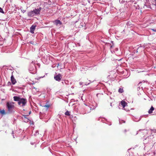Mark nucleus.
Instances as JSON below:
<instances>
[{
	"mask_svg": "<svg viewBox=\"0 0 156 156\" xmlns=\"http://www.w3.org/2000/svg\"><path fill=\"white\" fill-rule=\"evenodd\" d=\"M14 100L18 101V104L22 106H25L27 103V100L26 99L20 98L19 96H15L13 98Z\"/></svg>",
	"mask_w": 156,
	"mask_h": 156,
	"instance_id": "f257e3e1",
	"label": "nucleus"
},
{
	"mask_svg": "<svg viewBox=\"0 0 156 156\" xmlns=\"http://www.w3.org/2000/svg\"><path fill=\"white\" fill-rule=\"evenodd\" d=\"M41 10V8L34 9L33 11H31L28 13L27 15L29 17H33L34 16L37 15L40 13Z\"/></svg>",
	"mask_w": 156,
	"mask_h": 156,
	"instance_id": "f03ea898",
	"label": "nucleus"
},
{
	"mask_svg": "<svg viewBox=\"0 0 156 156\" xmlns=\"http://www.w3.org/2000/svg\"><path fill=\"white\" fill-rule=\"evenodd\" d=\"M141 131H142V133H144V134L147 133H151L152 136H154V133H156V129H150V130H148L147 129H140L139 131L137 132V133L136 134L138 133H139V132Z\"/></svg>",
	"mask_w": 156,
	"mask_h": 156,
	"instance_id": "7ed1b4c3",
	"label": "nucleus"
},
{
	"mask_svg": "<svg viewBox=\"0 0 156 156\" xmlns=\"http://www.w3.org/2000/svg\"><path fill=\"white\" fill-rule=\"evenodd\" d=\"M14 103L13 102H7L6 104V107L9 112H12L14 107Z\"/></svg>",
	"mask_w": 156,
	"mask_h": 156,
	"instance_id": "20e7f679",
	"label": "nucleus"
},
{
	"mask_svg": "<svg viewBox=\"0 0 156 156\" xmlns=\"http://www.w3.org/2000/svg\"><path fill=\"white\" fill-rule=\"evenodd\" d=\"M95 106H93L92 107L91 106H87L85 108L86 113H89L90 112L91 110L94 109L97 106V105L95 103Z\"/></svg>",
	"mask_w": 156,
	"mask_h": 156,
	"instance_id": "39448f33",
	"label": "nucleus"
},
{
	"mask_svg": "<svg viewBox=\"0 0 156 156\" xmlns=\"http://www.w3.org/2000/svg\"><path fill=\"white\" fill-rule=\"evenodd\" d=\"M144 9L146 8H150L151 9V7L150 6V3L149 2V0H146L145 2L144 5Z\"/></svg>",
	"mask_w": 156,
	"mask_h": 156,
	"instance_id": "423d86ee",
	"label": "nucleus"
},
{
	"mask_svg": "<svg viewBox=\"0 0 156 156\" xmlns=\"http://www.w3.org/2000/svg\"><path fill=\"white\" fill-rule=\"evenodd\" d=\"M36 69V67L34 65V63L32 62L30 64L29 68V70L31 71H32Z\"/></svg>",
	"mask_w": 156,
	"mask_h": 156,
	"instance_id": "0eeeda50",
	"label": "nucleus"
},
{
	"mask_svg": "<svg viewBox=\"0 0 156 156\" xmlns=\"http://www.w3.org/2000/svg\"><path fill=\"white\" fill-rule=\"evenodd\" d=\"M62 76L60 74H58L55 76H54L55 79L57 81H60L61 80V78Z\"/></svg>",
	"mask_w": 156,
	"mask_h": 156,
	"instance_id": "6e6552de",
	"label": "nucleus"
},
{
	"mask_svg": "<svg viewBox=\"0 0 156 156\" xmlns=\"http://www.w3.org/2000/svg\"><path fill=\"white\" fill-rule=\"evenodd\" d=\"M54 24L57 26H60L62 24V23L61 21L58 20H56L55 21H53Z\"/></svg>",
	"mask_w": 156,
	"mask_h": 156,
	"instance_id": "1a4fd4ad",
	"label": "nucleus"
},
{
	"mask_svg": "<svg viewBox=\"0 0 156 156\" xmlns=\"http://www.w3.org/2000/svg\"><path fill=\"white\" fill-rule=\"evenodd\" d=\"M36 26V25H32L30 28V32L32 34L34 33V31L35 29Z\"/></svg>",
	"mask_w": 156,
	"mask_h": 156,
	"instance_id": "9d476101",
	"label": "nucleus"
},
{
	"mask_svg": "<svg viewBox=\"0 0 156 156\" xmlns=\"http://www.w3.org/2000/svg\"><path fill=\"white\" fill-rule=\"evenodd\" d=\"M11 80L12 83L13 85L15 84L16 82V80L14 78L13 75H12L11 77Z\"/></svg>",
	"mask_w": 156,
	"mask_h": 156,
	"instance_id": "9b49d317",
	"label": "nucleus"
},
{
	"mask_svg": "<svg viewBox=\"0 0 156 156\" xmlns=\"http://www.w3.org/2000/svg\"><path fill=\"white\" fill-rule=\"evenodd\" d=\"M121 104L123 108H124V107L127 105V103L124 101L122 100L121 102Z\"/></svg>",
	"mask_w": 156,
	"mask_h": 156,
	"instance_id": "f8f14e48",
	"label": "nucleus"
},
{
	"mask_svg": "<svg viewBox=\"0 0 156 156\" xmlns=\"http://www.w3.org/2000/svg\"><path fill=\"white\" fill-rule=\"evenodd\" d=\"M147 116V115H141L140 117V118H139V119L138 120H137V119L135 118V119H134L133 120H134V121H135V122H138L141 120V118L142 117H146Z\"/></svg>",
	"mask_w": 156,
	"mask_h": 156,
	"instance_id": "ddd939ff",
	"label": "nucleus"
},
{
	"mask_svg": "<svg viewBox=\"0 0 156 156\" xmlns=\"http://www.w3.org/2000/svg\"><path fill=\"white\" fill-rule=\"evenodd\" d=\"M155 153L154 152H151L149 153V154H144V156H152L153 154H154Z\"/></svg>",
	"mask_w": 156,
	"mask_h": 156,
	"instance_id": "4468645a",
	"label": "nucleus"
},
{
	"mask_svg": "<svg viewBox=\"0 0 156 156\" xmlns=\"http://www.w3.org/2000/svg\"><path fill=\"white\" fill-rule=\"evenodd\" d=\"M154 110V108L152 106L150 109L148 110V112L149 114H151L152 113L153 111Z\"/></svg>",
	"mask_w": 156,
	"mask_h": 156,
	"instance_id": "2eb2a0df",
	"label": "nucleus"
},
{
	"mask_svg": "<svg viewBox=\"0 0 156 156\" xmlns=\"http://www.w3.org/2000/svg\"><path fill=\"white\" fill-rule=\"evenodd\" d=\"M0 113L2 115H4L6 114L5 110L4 109L0 111Z\"/></svg>",
	"mask_w": 156,
	"mask_h": 156,
	"instance_id": "dca6fc26",
	"label": "nucleus"
},
{
	"mask_svg": "<svg viewBox=\"0 0 156 156\" xmlns=\"http://www.w3.org/2000/svg\"><path fill=\"white\" fill-rule=\"evenodd\" d=\"M119 93H122L123 92V89L121 88H119L118 90Z\"/></svg>",
	"mask_w": 156,
	"mask_h": 156,
	"instance_id": "f3484780",
	"label": "nucleus"
},
{
	"mask_svg": "<svg viewBox=\"0 0 156 156\" xmlns=\"http://www.w3.org/2000/svg\"><path fill=\"white\" fill-rule=\"evenodd\" d=\"M65 114L66 115L69 116L70 115L69 112L67 111L65 112Z\"/></svg>",
	"mask_w": 156,
	"mask_h": 156,
	"instance_id": "a211bd4d",
	"label": "nucleus"
},
{
	"mask_svg": "<svg viewBox=\"0 0 156 156\" xmlns=\"http://www.w3.org/2000/svg\"><path fill=\"white\" fill-rule=\"evenodd\" d=\"M125 121L124 120H119V123L120 124H122V123H125Z\"/></svg>",
	"mask_w": 156,
	"mask_h": 156,
	"instance_id": "6ab92c4d",
	"label": "nucleus"
},
{
	"mask_svg": "<svg viewBox=\"0 0 156 156\" xmlns=\"http://www.w3.org/2000/svg\"><path fill=\"white\" fill-rule=\"evenodd\" d=\"M0 12H1L2 13H4V12L2 9L1 7H0Z\"/></svg>",
	"mask_w": 156,
	"mask_h": 156,
	"instance_id": "aec40b11",
	"label": "nucleus"
},
{
	"mask_svg": "<svg viewBox=\"0 0 156 156\" xmlns=\"http://www.w3.org/2000/svg\"><path fill=\"white\" fill-rule=\"evenodd\" d=\"M23 116L24 117V118H25L26 119V121H27V122H28V120L29 119H27V118H26V115H23Z\"/></svg>",
	"mask_w": 156,
	"mask_h": 156,
	"instance_id": "412c9836",
	"label": "nucleus"
},
{
	"mask_svg": "<svg viewBox=\"0 0 156 156\" xmlns=\"http://www.w3.org/2000/svg\"><path fill=\"white\" fill-rule=\"evenodd\" d=\"M119 2L121 3H123L125 2V1L124 0H122L121 1L119 0Z\"/></svg>",
	"mask_w": 156,
	"mask_h": 156,
	"instance_id": "4be33fe9",
	"label": "nucleus"
},
{
	"mask_svg": "<svg viewBox=\"0 0 156 156\" xmlns=\"http://www.w3.org/2000/svg\"><path fill=\"white\" fill-rule=\"evenodd\" d=\"M151 136H147V138H144V140H149V138H150V137H151Z\"/></svg>",
	"mask_w": 156,
	"mask_h": 156,
	"instance_id": "5701e85b",
	"label": "nucleus"
},
{
	"mask_svg": "<svg viewBox=\"0 0 156 156\" xmlns=\"http://www.w3.org/2000/svg\"><path fill=\"white\" fill-rule=\"evenodd\" d=\"M44 76H41V77H39L38 78H37V80H39V79H40V78H43L44 77Z\"/></svg>",
	"mask_w": 156,
	"mask_h": 156,
	"instance_id": "b1692460",
	"label": "nucleus"
},
{
	"mask_svg": "<svg viewBox=\"0 0 156 156\" xmlns=\"http://www.w3.org/2000/svg\"><path fill=\"white\" fill-rule=\"evenodd\" d=\"M21 11L22 12L24 13L26 11V10H24V9H22L21 10Z\"/></svg>",
	"mask_w": 156,
	"mask_h": 156,
	"instance_id": "393cba45",
	"label": "nucleus"
},
{
	"mask_svg": "<svg viewBox=\"0 0 156 156\" xmlns=\"http://www.w3.org/2000/svg\"><path fill=\"white\" fill-rule=\"evenodd\" d=\"M142 46H140L138 48V49H137V50H138V49H140V48H142ZM136 52H138V51H137Z\"/></svg>",
	"mask_w": 156,
	"mask_h": 156,
	"instance_id": "a878e982",
	"label": "nucleus"
},
{
	"mask_svg": "<svg viewBox=\"0 0 156 156\" xmlns=\"http://www.w3.org/2000/svg\"><path fill=\"white\" fill-rule=\"evenodd\" d=\"M154 31L156 32V30L154 29H151Z\"/></svg>",
	"mask_w": 156,
	"mask_h": 156,
	"instance_id": "bb28decb",
	"label": "nucleus"
},
{
	"mask_svg": "<svg viewBox=\"0 0 156 156\" xmlns=\"http://www.w3.org/2000/svg\"><path fill=\"white\" fill-rule=\"evenodd\" d=\"M83 83L82 82H80V85H81Z\"/></svg>",
	"mask_w": 156,
	"mask_h": 156,
	"instance_id": "cd10ccee",
	"label": "nucleus"
},
{
	"mask_svg": "<svg viewBox=\"0 0 156 156\" xmlns=\"http://www.w3.org/2000/svg\"><path fill=\"white\" fill-rule=\"evenodd\" d=\"M12 134L13 135V132H12ZM13 138H14V135H13Z\"/></svg>",
	"mask_w": 156,
	"mask_h": 156,
	"instance_id": "c85d7f7f",
	"label": "nucleus"
},
{
	"mask_svg": "<svg viewBox=\"0 0 156 156\" xmlns=\"http://www.w3.org/2000/svg\"><path fill=\"white\" fill-rule=\"evenodd\" d=\"M118 50V48H116L115 49V51H117V50Z\"/></svg>",
	"mask_w": 156,
	"mask_h": 156,
	"instance_id": "c756f323",
	"label": "nucleus"
},
{
	"mask_svg": "<svg viewBox=\"0 0 156 156\" xmlns=\"http://www.w3.org/2000/svg\"><path fill=\"white\" fill-rule=\"evenodd\" d=\"M90 83H88L87 84H85V85H88L89 84H90Z\"/></svg>",
	"mask_w": 156,
	"mask_h": 156,
	"instance_id": "7c9ffc66",
	"label": "nucleus"
},
{
	"mask_svg": "<svg viewBox=\"0 0 156 156\" xmlns=\"http://www.w3.org/2000/svg\"><path fill=\"white\" fill-rule=\"evenodd\" d=\"M44 107H49V106H48V105H45L44 106Z\"/></svg>",
	"mask_w": 156,
	"mask_h": 156,
	"instance_id": "2f4dec72",
	"label": "nucleus"
},
{
	"mask_svg": "<svg viewBox=\"0 0 156 156\" xmlns=\"http://www.w3.org/2000/svg\"><path fill=\"white\" fill-rule=\"evenodd\" d=\"M146 146H145V147H144V149L145 150H146Z\"/></svg>",
	"mask_w": 156,
	"mask_h": 156,
	"instance_id": "473e14b6",
	"label": "nucleus"
},
{
	"mask_svg": "<svg viewBox=\"0 0 156 156\" xmlns=\"http://www.w3.org/2000/svg\"><path fill=\"white\" fill-rule=\"evenodd\" d=\"M59 65V64H58V65H57V67H58V66Z\"/></svg>",
	"mask_w": 156,
	"mask_h": 156,
	"instance_id": "72a5a7b5",
	"label": "nucleus"
},
{
	"mask_svg": "<svg viewBox=\"0 0 156 156\" xmlns=\"http://www.w3.org/2000/svg\"><path fill=\"white\" fill-rule=\"evenodd\" d=\"M112 47V46H111V48Z\"/></svg>",
	"mask_w": 156,
	"mask_h": 156,
	"instance_id": "f704fd0d",
	"label": "nucleus"
},
{
	"mask_svg": "<svg viewBox=\"0 0 156 156\" xmlns=\"http://www.w3.org/2000/svg\"><path fill=\"white\" fill-rule=\"evenodd\" d=\"M127 24L128 25V24H129V23H127Z\"/></svg>",
	"mask_w": 156,
	"mask_h": 156,
	"instance_id": "c9c22d12",
	"label": "nucleus"
},
{
	"mask_svg": "<svg viewBox=\"0 0 156 156\" xmlns=\"http://www.w3.org/2000/svg\"><path fill=\"white\" fill-rule=\"evenodd\" d=\"M62 83H63V82H62Z\"/></svg>",
	"mask_w": 156,
	"mask_h": 156,
	"instance_id": "e433bc0d",
	"label": "nucleus"
},
{
	"mask_svg": "<svg viewBox=\"0 0 156 156\" xmlns=\"http://www.w3.org/2000/svg\"><path fill=\"white\" fill-rule=\"evenodd\" d=\"M155 151H156V150Z\"/></svg>",
	"mask_w": 156,
	"mask_h": 156,
	"instance_id": "4c0bfd02",
	"label": "nucleus"
}]
</instances>
